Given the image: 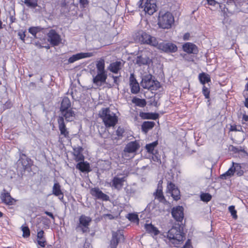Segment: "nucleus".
<instances>
[{
	"instance_id": "680f3d73",
	"label": "nucleus",
	"mask_w": 248,
	"mask_h": 248,
	"mask_svg": "<svg viewBox=\"0 0 248 248\" xmlns=\"http://www.w3.org/2000/svg\"><path fill=\"white\" fill-rule=\"evenodd\" d=\"M189 36H190V34L189 33H186L184 36V39L185 40H188Z\"/></svg>"
},
{
	"instance_id": "9d476101",
	"label": "nucleus",
	"mask_w": 248,
	"mask_h": 248,
	"mask_svg": "<svg viewBox=\"0 0 248 248\" xmlns=\"http://www.w3.org/2000/svg\"><path fill=\"white\" fill-rule=\"evenodd\" d=\"M155 47L165 52H175L177 50V46L170 42H161L159 43L157 41V45Z\"/></svg>"
},
{
	"instance_id": "6ab92c4d",
	"label": "nucleus",
	"mask_w": 248,
	"mask_h": 248,
	"mask_svg": "<svg viewBox=\"0 0 248 248\" xmlns=\"http://www.w3.org/2000/svg\"><path fill=\"white\" fill-rule=\"evenodd\" d=\"M61 116L59 117H62L63 120L65 119L67 122H72L74 120L75 118V113L72 109L63 111L61 112Z\"/></svg>"
},
{
	"instance_id": "cd10ccee",
	"label": "nucleus",
	"mask_w": 248,
	"mask_h": 248,
	"mask_svg": "<svg viewBox=\"0 0 248 248\" xmlns=\"http://www.w3.org/2000/svg\"><path fill=\"white\" fill-rule=\"evenodd\" d=\"M144 228L146 232L149 233L154 234L155 235H156L159 233V231L152 224H145L144 225Z\"/></svg>"
},
{
	"instance_id": "4d7b16f0",
	"label": "nucleus",
	"mask_w": 248,
	"mask_h": 248,
	"mask_svg": "<svg viewBox=\"0 0 248 248\" xmlns=\"http://www.w3.org/2000/svg\"><path fill=\"white\" fill-rule=\"evenodd\" d=\"M45 213L46 215H47V216H48L49 217H50L52 219H54V216H53V214L52 213L49 212L48 211H45Z\"/></svg>"
},
{
	"instance_id": "72a5a7b5",
	"label": "nucleus",
	"mask_w": 248,
	"mask_h": 248,
	"mask_svg": "<svg viewBox=\"0 0 248 248\" xmlns=\"http://www.w3.org/2000/svg\"><path fill=\"white\" fill-rule=\"evenodd\" d=\"M132 102L140 107H144L146 105L145 99H142L137 97H134L132 100Z\"/></svg>"
},
{
	"instance_id": "49530a36",
	"label": "nucleus",
	"mask_w": 248,
	"mask_h": 248,
	"mask_svg": "<svg viewBox=\"0 0 248 248\" xmlns=\"http://www.w3.org/2000/svg\"><path fill=\"white\" fill-rule=\"evenodd\" d=\"M229 149L234 152V153H238L239 152H244L245 151L244 149H242L241 147H240V148H237L236 147H234L233 146H231Z\"/></svg>"
},
{
	"instance_id": "9b49d317",
	"label": "nucleus",
	"mask_w": 248,
	"mask_h": 248,
	"mask_svg": "<svg viewBox=\"0 0 248 248\" xmlns=\"http://www.w3.org/2000/svg\"><path fill=\"white\" fill-rule=\"evenodd\" d=\"M47 35L48 41L53 46H58L62 41L61 36L54 30H51Z\"/></svg>"
},
{
	"instance_id": "09e8293b",
	"label": "nucleus",
	"mask_w": 248,
	"mask_h": 248,
	"mask_svg": "<svg viewBox=\"0 0 248 248\" xmlns=\"http://www.w3.org/2000/svg\"><path fill=\"white\" fill-rule=\"evenodd\" d=\"M209 4L211 5L215 6L216 4L219 5L220 8L222 9V5H221L218 2L216 1L215 0H207Z\"/></svg>"
},
{
	"instance_id": "4c0bfd02",
	"label": "nucleus",
	"mask_w": 248,
	"mask_h": 248,
	"mask_svg": "<svg viewBox=\"0 0 248 248\" xmlns=\"http://www.w3.org/2000/svg\"><path fill=\"white\" fill-rule=\"evenodd\" d=\"M24 2L27 6L33 8L37 5V0H24Z\"/></svg>"
},
{
	"instance_id": "7c9ffc66",
	"label": "nucleus",
	"mask_w": 248,
	"mask_h": 248,
	"mask_svg": "<svg viewBox=\"0 0 248 248\" xmlns=\"http://www.w3.org/2000/svg\"><path fill=\"white\" fill-rule=\"evenodd\" d=\"M234 163H232V166L225 173L220 175V177L222 179H226L228 177L232 176L234 173Z\"/></svg>"
},
{
	"instance_id": "6e6552de",
	"label": "nucleus",
	"mask_w": 248,
	"mask_h": 248,
	"mask_svg": "<svg viewBox=\"0 0 248 248\" xmlns=\"http://www.w3.org/2000/svg\"><path fill=\"white\" fill-rule=\"evenodd\" d=\"M79 223L76 228L78 232L81 231L83 233L89 232V226L92 219L90 217L81 215L79 219Z\"/></svg>"
},
{
	"instance_id": "a211bd4d",
	"label": "nucleus",
	"mask_w": 248,
	"mask_h": 248,
	"mask_svg": "<svg viewBox=\"0 0 248 248\" xmlns=\"http://www.w3.org/2000/svg\"><path fill=\"white\" fill-rule=\"evenodd\" d=\"M140 147V144L137 141H131L126 145L124 151L128 153H133L137 152Z\"/></svg>"
},
{
	"instance_id": "423d86ee",
	"label": "nucleus",
	"mask_w": 248,
	"mask_h": 248,
	"mask_svg": "<svg viewBox=\"0 0 248 248\" xmlns=\"http://www.w3.org/2000/svg\"><path fill=\"white\" fill-rule=\"evenodd\" d=\"M174 23V18L172 14L169 12L161 15L159 13L158 24L162 29H170Z\"/></svg>"
},
{
	"instance_id": "c03bdc74",
	"label": "nucleus",
	"mask_w": 248,
	"mask_h": 248,
	"mask_svg": "<svg viewBox=\"0 0 248 248\" xmlns=\"http://www.w3.org/2000/svg\"><path fill=\"white\" fill-rule=\"evenodd\" d=\"M177 188L175 185L171 182L168 183L167 186V192L170 193L173 189Z\"/></svg>"
},
{
	"instance_id": "58836bf2",
	"label": "nucleus",
	"mask_w": 248,
	"mask_h": 248,
	"mask_svg": "<svg viewBox=\"0 0 248 248\" xmlns=\"http://www.w3.org/2000/svg\"><path fill=\"white\" fill-rule=\"evenodd\" d=\"M211 198L212 196L209 193H202L201 195V200L203 202H208L211 200Z\"/></svg>"
},
{
	"instance_id": "338daca9",
	"label": "nucleus",
	"mask_w": 248,
	"mask_h": 248,
	"mask_svg": "<svg viewBox=\"0 0 248 248\" xmlns=\"http://www.w3.org/2000/svg\"><path fill=\"white\" fill-rule=\"evenodd\" d=\"M81 148H80V149H78V151H76V150H75V153L77 154V155H78V154H80V151L79 150L81 149Z\"/></svg>"
},
{
	"instance_id": "2eb2a0df",
	"label": "nucleus",
	"mask_w": 248,
	"mask_h": 248,
	"mask_svg": "<svg viewBox=\"0 0 248 248\" xmlns=\"http://www.w3.org/2000/svg\"><path fill=\"white\" fill-rule=\"evenodd\" d=\"M93 55V53L92 52H81L77 53L70 57L68 60V62L69 63H72L83 58L91 57Z\"/></svg>"
},
{
	"instance_id": "8fccbe9b",
	"label": "nucleus",
	"mask_w": 248,
	"mask_h": 248,
	"mask_svg": "<svg viewBox=\"0 0 248 248\" xmlns=\"http://www.w3.org/2000/svg\"><path fill=\"white\" fill-rule=\"evenodd\" d=\"M230 129L232 131H240L242 130V127L240 125H231Z\"/></svg>"
},
{
	"instance_id": "7ed1b4c3",
	"label": "nucleus",
	"mask_w": 248,
	"mask_h": 248,
	"mask_svg": "<svg viewBox=\"0 0 248 248\" xmlns=\"http://www.w3.org/2000/svg\"><path fill=\"white\" fill-rule=\"evenodd\" d=\"M99 115L107 127L114 126L118 122L116 114L108 108H103L99 112Z\"/></svg>"
},
{
	"instance_id": "0eeeda50",
	"label": "nucleus",
	"mask_w": 248,
	"mask_h": 248,
	"mask_svg": "<svg viewBox=\"0 0 248 248\" xmlns=\"http://www.w3.org/2000/svg\"><path fill=\"white\" fill-rule=\"evenodd\" d=\"M156 2V0H140L139 2V7L143 9L145 13L152 15L157 11Z\"/></svg>"
},
{
	"instance_id": "3c124183",
	"label": "nucleus",
	"mask_w": 248,
	"mask_h": 248,
	"mask_svg": "<svg viewBox=\"0 0 248 248\" xmlns=\"http://www.w3.org/2000/svg\"><path fill=\"white\" fill-rule=\"evenodd\" d=\"M18 36H19V38L22 40V41H24V39H25V37L26 36V35H25V31H23V32H21V31H19L18 32Z\"/></svg>"
},
{
	"instance_id": "0e129e2a",
	"label": "nucleus",
	"mask_w": 248,
	"mask_h": 248,
	"mask_svg": "<svg viewBox=\"0 0 248 248\" xmlns=\"http://www.w3.org/2000/svg\"><path fill=\"white\" fill-rule=\"evenodd\" d=\"M243 119L245 121H248V116L246 115H244L243 116Z\"/></svg>"
},
{
	"instance_id": "20e7f679",
	"label": "nucleus",
	"mask_w": 248,
	"mask_h": 248,
	"mask_svg": "<svg viewBox=\"0 0 248 248\" xmlns=\"http://www.w3.org/2000/svg\"><path fill=\"white\" fill-rule=\"evenodd\" d=\"M141 86L145 89L150 91H155L160 87V83L153 79V76L150 74L143 75L141 77Z\"/></svg>"
},
{
	"instance_id": "5fc2aeb1",
	"label": "nucleus",
	"mask_w": 248,
	"mask_h": 248,
	"mask_svg": "<svg viewBox=\"0 0 248 248\" xmlns=\"http://www.w3.org/2000/svg\"><path fill=\"white\" fill-rule=\"evenodd\" d=\"M190 240H188L185 245L183 246V248H190Z\"/></svg>"
},
{
	"instance_id": "a878e982",
	"label": "nucleus",
	"mask_w": 248,
	"mask_h": 248,
	"mask_svg": "<svg viewBox=\"0 0 248 248\" xmlns=\"http://www.w3.org/2000/svg\"><path fill=\"white\" fill-rule=\"evenodd\" d=\"M72 109L71 108V102L68 97H64L61 103V106L60 108V111L67 110Z\"/></svg>"
},
{
	"instance_id": "bb28decb",
	"label": "nucleus",
	"mask_w": 248,
	"mask_h": 248,
	"mask_svg": "<svg viewBox=\"0 0 248 248\" xmlns=\"http://www.w3.org/2000/svg\"><path fill=\"white\" fill-rule=\"evenodd\" d=\"M44 232L41 230L38 232L37 235L38 244L42 247H45L46 244V239L44 236Z\"/></svg>"
},
{
	"instance_id": "a18cd8bd",
	"label": "nucleus",
	"mask_w": 248,
	"mask_h": 248,
	"mask_svg": "<svg viewBox=\"0 0 248 248\" xmlns=\"http://www.w3.org/2000/svg\"><path fill=\"white\" fill-rule=\"evenodd\" d=\"M128 218L132 221H139L138 215L134 214H129Z\"/></svg>"
},
{
	"instance_id": "e433bc0d",
	"label": "nucleus",
	"mask_w": 248,
	"mask_h": 248,
	"mask_svg": "<svg viewBox=\"0 0 248 248\" xmlns=\"http://www.w3.org/2000/svg\"><path fill=\"white\" fill-rule=\"evenodd\" d=\"M170 194L174 200L177 201L180 199V191L177 188L173 189Z\"/></svg>"
},
{
	"instance_id": "69168bd1",
	"label": "nucleus",
	"mask_w": 248,
	"mask_h": 248,
	"mask_svg": "<svg viewBox=\"0 0 248 248\" xmlns=\"http://www.w3.org/2000/svg\"><path fill=\"white\" fill-rule=\"evenodd\" d=\"M39 47H40V48L45 47V48H46L47 49H49V48H50V46H49V45H47V46H41V45H40V46H39Z\"/></svg>"
},
{
	"instance_id": "aec40b11",
	"label": "nucleus",
	"mask_w": 248,
	"mask_h": 248,
	"mask_svg": "<svg viewBox=\"0 0 248 248\" xmlns=\"http://www.w3.org/2000/svg\"><path fill=\"white\" fill-rule=\"evenodd\" d=\"M124 62L116 61L111 63L108 67V69L110 72L117 74L122 69Z\"/></svg>"
},
{
	"instance_id": "ddd939ff",
	"label": "nucleus",
	"mask_w": 248,
	"mask_h": 248,
	"mask_svg": "<svg viewBox=\"0 0 248 248\" xmlns=\"http://www.w3.org/2000/svg\"><path fill=\"white\" fill-rule=\"evenodd\" d=\"M171 215L177 222H181L184 218V208L181 206L174 207L171 209Z\"/></svg>"
},
{
	"instance_id": "bf43d9fd",
	"label": "nucleus",
	"mask_w": 248,
	"mask_h": 248,
	"mask_svg": "<svg viewBox=\"0 0 248 248\" xmlns=\"http://www.w3.org/2000/svg\"><path fill=\"white\" fill-rule=\"evenodd\" d=\"M149 115H151L152 116L150 117L149 118H152L153 119H156L157 118L158 114H149Z\"/></svg>"
},
{
	"instance_id": "79ce46f5",
	"label": "nucleus",
	"mask_w": 248,
	"mask_h": 248,
	"mask_svg": "<svg viewBox=\"0 0 248 248\" xmlns=\"http://www.w3.org/2000/svg\"><path fill=\"white\" fill-rule=\"evenodd\" d=\"M202 93L206 98H209L210 91L208 88L205 85H203L202 87Z\"/></svg>"
},
{
	"instance_id": "a19ab883",
	"label": "nucleus",
	"mask_w": 248,
	"mask_h": 248,
	"mask_svg": "<svg viewBox=\"0 0 248 248\" xmlns=\"http://www.w3.org/2000/svg\"><path fill=\"white\" fill-rule=\"evenodd\" d=\"M40 31L39 28L36 27H31L29 29V32L36 37V33Z\"/></svg>"
},
{
	"instance_id": "c756f323",
	"label": "nucleus",
	"mask_w": 248,
	"mask_h": 248,
	"mask_svg": "<svg viewBox=\"0 0 248 248\" xmlns=\"http://www.w3.org/2000/svg\"><path fill=\"white\" fill-rule=\"evenodd\" d=\"M199 78L200 82L203 85H204L206 82L208 83L211 81L210 76L205 73L200 74Z\"/></svg>"
},
{
	"instance_id": "412c9836",
	"label": "nucleus",
	"mask_w": 248,
	"mask_h": 248,
	"mask_svg": "<svg viewBox=\"0 0 248 248\" xmlns=\"http://www.w3.org/2000/svg\"><path fill=\"white\" fill-rule=\"evenodd\" d=\"M23 157H21L18 161V166L19 167L21 165L24 170H29L31 167V159L27 158L26 156L23 155Z\"/></svg>"
},
{
	"instance_id": "e2e57ef3",
	"label": "nucleus",
	"mask_w": 248,
	"mask_h": 248,
	"mask_svg": "<svg viewBox=\"0 0 248 248\" xmlns=\"http://www.w3.org/2000/svg\"><path fill=\"white\" fill-rule=\"evenodd\" d=\"M245 106L248 108V97L245 98Z\"/></svg>"
},
{
	"instance_id": "c9c22d12",
	"label": "nucleus",
	"mask_w": 248,
	"mask_h": 248,
	"mask_svg": "<svg viewBox=\"0 0 248 248\" xmlns=\"http://www.w3.org/2000/svg\"><path fill=\"white\" fill-rule=\"evenodd\" d=\"M234 172H236L237 176H240L243 174L244 171L241 170V167L239 164L234 163Z\"/></svg>"
},
{
	"instance_id": "b1692460",
	"label": "nucleus",
	"mask_w": 248,
	"mask_h": 248,
	"mask_svg": "<svg viewBox=\"0 0 248 248\" xmlns=\"http://www.w3.org/2000/svg\"><path fill=\"white\" fill-rule=\"evenodd\" d=\"M52 194L55 196L59 197L60 200L63 199V194L61 188V186L58 183H54L52 188Z\"/></svg>"
},
{
	"instance_id": "473e14b6",
	"label": "nucleus",
	"mask_w": 248,
	"mask_h": 248,
	"mask_svg": "<svg viewBox=\"0 0 248 248\" xmlns=\"http://www.w3.org/2000/svg\"><path fill=\"white\" fill-rule=\"evenodd\" d=\"M76 168L82 172H85L89 170V165L84 162H80L77 164Z\"/></svg>"
},
{
	"instance_id": "f257e3e1",
	"label": "nucleus",
	"mask_w": 248,
	"mask_h": 248,
	"mask_svg": "<svg viewBox=\"0 0 248 248\" xmlns=\"http://www.w3.org/2000/svg\"><path fill=\"white\" fill-rule=\"evenodd\" d=\"M96 72L93 71L91 72L93 77V83L97 87H101L106 83L108 77L107 71L105 69V60L100 59L97 62L96 64Z\"/></svg>"
},
{
	"instance_id": "5701e85b",
	"label": "nucleus",
	"mask_w": 248,
	"mask_h": 248,
	"mask_svg": "<svg viewBox=\"0 0 248 248\" xmlns=\"http://www.w3.org/2000/svg\"><path fill=\"white\" fill-rule=\"evenodd\" d=\"M184 50L188 53L196 54L198 49L197 47L194 44L191 43H186L183 45Z\"/></svg>"
},
{
	"instance_id": "f03ea898",
	"label": "nucleus",
	"mask_w": 248,
	"mask_h": 248,
	"mask_svg": "<svg viewBox=\"0 0 248 248\" xmlns=\"http://www.w3.org/2000/svg\"><path fill=\"white\" fill-rule=\"evenodd\" d=\"M167 237L170 242L175 247H179L184 240V233L181 232L180 227H172L168 232Z\"/></svg>"
},
{
	"instance_id": "4468645a",
	"label": "nucleus",
	"mask_w": 248,
	"mask_h": 248,
	"mask_svg": "<svg viewBox=\"0 0 248 248\" xmlns=\"http://www.w3.org/2000/svg\"><path fill=\"white\" fill-rule=\"evenodd\" d=\"M90 193L95 199L100 200L103 201H108L109 199V196L104 193L98 187L91 188Z\"/></svg>"
},
{
	"instance_id": "ea45409f",
	"label": "nucleus",
	"mask_w": 248,
	"mask_h": 248,
	"mask_svg": "<svg viewBox=\"0 0 248 248\" xmlns=\"http://www.w3.org/2000/svg\"><path fill=\"white\" fill-rule=\"evenodd\" d=\"M23 236L25 238L28 237L30 235V231L28 227H22Z\"/></svg>"
},
{
	"instance_id": "39448f33",
	"label": "nucleus",
	"mask_w": 248,
	"mask_h": 248,
	"mask_svg": "<svg viewBox=\"0 0 248 248\" xmlns=\"http://www.w3.org/2000/svg\"><path fill=\"white\" fill-rule=\"evenodd\" d=\"M136 39L141 44L154 47L157 45L158 40L156 37L142 31H139L136 33Z\"/></svg>"
},
{
	"instance_id": "1a4fd4ad",
	"label": "nucleus",
	"mask_w": 248,
	"mask_h": 248,
	"mask_svg": "<svg viewBox=\"0 0 248 248\" xmlns=\"http://www.w3.org/2000/svg\"><path fill=\"white\" fill-rule=\"evenodd\" d=\"M124 237L122 231H112V238L110 241V248H117L118 244L121 242H124Z\"/></svg>"
},
{
	"instance_id": "dca6fc26",
	"label": "nucleus",
	"mask_w": 248,
	"mask_h": 248,
	"mask_svg": "<svg viewBox=\"0 0 248 248\" xmlns=\"http://www.w3.org/2000/svg\"><path fill=\"white\" fill-rule=\"evenodd\" d=\"M130 86L131 92L133 94H137L140 92V86L136 79L135 78L134 74L130 75L129 78Z\"/></svg>"
},
{
	"instance_id": "393cba45",
	"label": "nucleus",
	"mask_w": 248,
	"mask_h": 248,
	"mask_svg": "<svg viewBox=\"0 0 248 248\" xmlns=\"http://www.w3.org/2000/svg\"><path fill=\"white\" fill-rule=\"evenodd\" d=\"M152 62V60L150 59L148 57L141 55L138 56L136 59V63L139 65H148Z\"/></svg>"
},
{
	"instance_id": "774afa93",
	"label": "nucleus",
	"mask_w": 248,
	"mask_h": 248,
	"mask_svg": "<svg viewBox=\"0 0 248 248\" xmlns=\"http://www.w3.org/2000/svg\"><path fill=\"white\" fill-rule=\"evenodd\" d=\"M2 23L1 21L0 20V30L2 28Z\"/></svg>"
},
{
	"instance_id": "37998d69",
	"label": "nucleus",
	"mask_w": 248,
	"mask_h": 248,
	"mask_svg": "<svg viewBox=\"0 0 248 248\" xmlns=\"http://www.w3.org/2000/svg\"><path fill=\"white\" fill-rule=\"evenodd\" d=\"M229 210L230 212L231 213L232 216L233 218L236 219L237 218V215H236V211L235 210L234 206L233 205L230 206L229 207Z\"/></svg>"
},
{
	"instance_id": "2f4dec72",
	"label": "nucleus",
	"mask_w": 248,
	"mask_h": 248,
	"mask_svg": "<svg viewBox=\"0 0 248 248\" xmlns=\"http://www.w3.org/2000/svg\"><path fill=\"white\" fill-rule=\"evenodd\" d=\"M155 198L157 199L159 202L165 203L166 200L163 195V191L161 189H156V192L155 193Z\"/></svg>"
},
{
	"instance_id": "052dcab7",
	"label": "nucleus",
	"mask_w": 248,
	"mask_h": 248,
	"mask_svg": "<svg viewBox=\"0 0 248 248\" xmlns=\"http://www.w3.org/2000/svg\"><path fill=\"white\" fill-rule=\"evenodd\" d=\"M88 0H80V3L81 4L84 5L87 4H88Z\"/></svg>"
},
{
	"instance_id": "c85d7f7f",
	"label": "nucleus",
	"mask_w": 248,
	"mask_h": 248,
	"mask_svg": "<svg viewBox=\"0 0 248 248\" xmlns=\"http://www.w3.org/2000/svg\"><path fill=\"white\" fill-rule=\"evenodd\" d=\"M155 125V123L153 122H145L141 125L142 131L146 133L149 130L153 128Z\"/></svg>"
},
{
	"instance_id": "864d4df0",
	"label": "nucleus",
	"mask_w": 248,
	"mask_h": 248,
	"mask_svg": "<svg viewBox=\"0 0 248 248\" xmlns=\"http://www.w3.org/2000/svg\"><path fill=\"white\" fill-rule=\"evenodd\" d=\"M103 217H108L109 219H113L114 218V217L111 215L109 214H106L103 215Z\"/></svg>"
},
{
	"instance_id": "f3484780",
	"label": "nucleus",
	"mask_w": 248,
	"mask_h": 248,
	"mask_svg": "<svg viewBox=\"0 0 248 248\" xmlns=\"http://www.w3.org/2000/svg\"><path fill=\"white\" fill-rule=\"evenodd\" d=\"M4 192L2 193L0 196V199L2 202L7 205H13L16 201L13 198L10 193L6 191L5 189L3 190Z\"/></svg>"
},
{
	"instance_id": "4be33fe9",
	"label": "nucleus",
	"mask_w": 248,
	"mask_h": 248,
	"mask_svg": "<svg viewBox=\"0 0 248 248\" xmlns=\"http://www.w3.org/2000/svg\"><path fill=\"white\" fill-rule=\"evenodd\" d=\"M125 181V177L119 178L117 176H115L110 184L112 187H114L115 189L120 190L122 188L124 185V182Z\"/></svg>"
},
{
	"instance_id": "6e6d98bb",
	"label": "nucleus",
	"mask_w": 248,
	"mask_h": 248,
	"mask_svg": "<svg viewBox=\"0 0 248 248\" xmlns=\"http://www.w3.org/2000/svg\"><path fill=\"white\" fill-rule=\"evenodd\" d=\"M112 78L114 79V82L116 85H118V84H119V81H118L119 77H116V76H112Z\"/></svg>"
},
{
	"instance_id": "603ef678",
	"label": "nucleus",
	"mask_w": 248,
	"mask_h": 248,
	"mask_svg": "<svg viewBox=\"0 0 248 248\" xmlns=\"http://www.w3.org/2000/svg\"><path fill=\"white\" fill-rule=\"evenodd\" d=\"M12 104L10 101H7L6 102V103L4 105V108L5 109H8L9 108H11L12 107Z\"/></svg>"
},
{
	"instance_id": "de8ad7c7",
	"label": "nucleus",
	"mask_w": 248,
	"mask_h": 248,
	"mask_svg": "<svg viewBox=\"0 0 248 248\" xmlns=\"http://www.w3.org/2000/svg\"><path fill=\"white\" fill-rule=\"evenodd\" d=\"M124 132V130L123 128L119 127L116 131V134L119 137H122Z\"/></svg>"
},
{
	"instance_id": "13d9d810",
	"label": "nucleus",
	"mask_w": 248,
	"mask_h": 248,
	"mask_svg": "<svg viewBox=\"0 0 248 248\" xmlns=\"http://www.w3.org/2000/svg\"><path fill=\"white\" fill-rule=\"evenodd\" d=\"M162 183H163V182L161 180H160L159 182V183L158 184V187H157V189H160L162 190Z\"/></svg>"
},
{
	"instance_id": "f8f14e48",
	"label": "nucleus",
	"mask_w": 248,
	"mask_h": 248,
	"mask_svg": "<svg viewBox=\"0 0 248 248\" xmlns=\"http://www.w3.org/2000/svg\"><path fill=\"white\" fill-rule=\"evenodd\" d=\"M58 127L60 131L59 140H62V138H69V133L66 127V125L62 117H59L58 119Z\"/></svg>"
},
{
	"instance_id": "f704fd0d",
	"label": "nucleus",
	"mask_w": 248,
	"mask_h": 248,
	"mask_svg": "<svg viewBox=\"0 0 248 248\" xmlns=\"http://www.w3.org/2000/svg\"><path fill=\"white\" fill-rule=\"evenodd\" d=\"M158 141H155L152 143L146 145L145 148L147 151L150 154H154V149L157 145Z\"/></svg>"
}]
</instances>
